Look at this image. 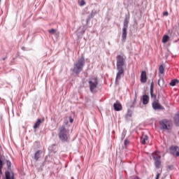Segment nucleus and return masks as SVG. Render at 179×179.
<instances>
[{
  "label": "nucleus",
  "instance_id": "f257e3e1",
  "mask_svg": "<svg viewBox=\"0 0 179 179\" xmlns=\"http://www.w3.org/2000/svg\"><path fill=\"white\" fill-rule=\"evenodd\" d=\"M59 138L62 142H66L69 139V130L64 125L59 128Z\"/></svg>",
  "mask_w": 179,
  "mask_h": 179
},
{
  "label": "nucleus",
  "instance_id": "f03ea898",
  "mask_svg": "<svg viewBox=\"0 0 179 179\" xmlns=\"http://www.w3.org/2000/svg\"><path fill=\"white\" fill-rule=\"evenodd\" d=\"M85 57H82L81 58L78 59L74 64L73 72H75V73L77 74L80 73L83 69V66H85Z\"/></svg>",
  "mask_w": 179,
  "mask_h": 179
},
{
  "label": "nucleus",
  "instance_id": "7ed1b4c3",
  "mask_svg": "<svg viewBox=\"0 0 179 179\" xmlns=\"http://www.w3.org/2000/svg\"><path fill=\"white\" fill-rule=\"evenodd\" d=\"M159 127L162 129L169 131L173 127V123L167 119H164L159 122Z\"/></svg>",
  "mask_w": 179,
  "mask_h": 179
},
{
  "label": "nucleus",
  "instance_id": "20e7f679",
  "mask_svg": "<svg viewBox=\"0 0 179 179\" xmlns=\"http://www.w3.org/2000/svg\"><path fill=\"white\" fill-rule=\"evenodd\" d=\"M90 85V90L92 93L94 92V89L97 87V85H99V82L97 81V77H92L90 79L89 81Z\"/></svg>",
  "mask_w": 179,
  "mask_h": 179
},
{
  "label": "nucleus",
  "instance_id": "39448f33",
  "mask_svg": "<svg viewBox=\"0 0 179 179\" xmlns=\"http://www.w3.org/2000/svg\"><path fill=\"white\" fill-rule=\"evenodd\" d=\"M117 68H123L125 65V59L124 55H117Z\"/></svg>",
  "mask_w": 179,
  "mask_h": 179
},
{
  "label": "nucleus",
  "instance_id": "423d86ee",
  "mask_svg": "<svg viewBox=\"0 0 179 179\" xmlns=\"http://www.w3.org/2000/svg\"><path fill=\"white\" fill-rule=\"evenodd\" d=\"M169 152L171 155L179 157V147L176 145H172L169 148Z\"/></svg>",
  "mask_w": 179,
  "mask_h": 179
},
{
  "label": "nucleus",
  "instance_id": "0eeeda50",
  "mask_svg": "<svg viewBox=\"0 0 179 179\" xmlns=\"http://www.w3.org/2000/svg\"><path fill=\"white\" fill-rule=\"evenodd\" d=\"M3 179H15V173L12 170L6 171Z\"/></svg>",
  "mask_w": 179,
  "mask_h": 179
},
{
  "label": "nucleus",
  "instance_id": "6e6552de",
  "mask_svg": "<svg viewBox=\"0 0 179 179\" xmlns=\"http://www.w3.org/2000/svg\"><path fill=\"white\" fill-rule=\"evenodd\" d=\"M152 108H154V110H164V108L162 106L160 103H159V100L157 99H155L152 102Z\"/></svg>",
  "mask_w": 179,
  "mask_h": 179
},
{
  "label": "nucleus",
  "instance_id": "1a4fd4ad",
  "mask_svg": "<svg viewBox=\"0 0 179 179\" xmlns=\"http://www.w3.org/2000/svg\"><path fill=\"white\" fill-rule=\"evenodd\" d=\"M118 71L116 76V82H118L121 79V76H124V68L123 67H117Z\"/></svg>",
  "mask_w": 179,
  "mask_h": 179
},
{
  "label": "nucleus",
  "instance_id": "9d476101",
  "mask_svg": "<svg viewBox=\"0 0 179 179\" xmlns=\"http://www.w3.org/2000/svg\"><path fill=\"white\" fill-rule=\"evenodd\" d=\"M141 83H146V82H148V76H146V71H145L141 72Z\"/></svg>",
  "mask_w": 179,
  "mask_h": 179
},
{
  "label": "nucleus",
  "instance_id": "9b49d317",
  "mask_svg": "<svg viewBox=\"0 0 179 179\" xmlns=\"http://www.w3.org/2000/svg\"><path fill=\"white\" fill-rule=\"evenodd\" d=\"M3 162H5V156H0V176H2V169H3Z\"/></svg>",
  "mask_w": 179,
  "mask_h": 179
},
{
  "label": "nucleus",
  "instance_id": "f8f14e48",
  "mask_svg": "<svg viewBox=\"0 0 179 179\" xmlns=\"http://www.w3.org/2000/svg\"><path fill=\"white\" fill-rule=\"evenodd\" d=\"M113 107L115 111H121V110H122V105H121V103H120L119 102L114 103Z\"/></svg>",
  "mask_w": 179,
  "mask_h": 179
},
{
  "label": "nucleus",
  "instance_id": "ddd939ff",
  "mask_svg": "<svg viewBox=\"0 0 179 179\" xmlns=\"http://www.w3.org/2000/svg\"><path fill=\"white\" fill-rule=\"evenodd\" d=\"M152 157L154 160H159L162 159V156L160 155V152L157 151L152 154Z\"/></svg>",
  "mask_w": 179,
  "mask_h": 179
},
{
  "label": "nucleus",
  "instance_id": "4468645a",
  "mask_svg": "<svg viewBox=\"0 0 179 179\" xmlns=\"http://www.w3.org/2000/svg\"><path fill=\"white\" fill-rule=\"evenodd\" d=\"M141 101L143 102V104H148V103H149V96L148 95H143L142 96Z\"/></svg>",
  "mask_w": 179,
  "mask_h": 179
},
{
  "label": "nucleus",
  "instance_id": "2eb2a0df",
  "mask_svg": "<svg viewBox=\"0 0 179 179\" xmlns=\"http://www.w3.org/2000/svg\"><path fill=\"white\" fill-rule=\"evenodd\" d=\"M149 137H148L145 134H143L141 137V143L142 145H146V142H148Z\"/></svg>",
  "mask_w": 179,
  "mask_h": 179
},
{
  "label": "nucleus",
  "instance_id": "dca6fc26",
  "mask_svg": "<svg viewBox=\"0 0 179 179\" xmlns=\"http://www.w3.org/2000/svg\"><path fill=\"white\" fill-rule=\"evenodd\" d=\"M41 155V150H38L35 152L34 159H35L36 162H38V159H40Z\"/></svg>",
  "mask_w": 179,
  "mask_h": 179
},
{
  "label": "nucleus",
  "instance_id": "f3484780",
  "mask_svg": "<svg viewBox=\"0 0 179 179\" xmlns=\"http://www.w3.org/2000/svg\"><path fill=\"white\" fill-rule=\"evenodd\" d=\"M41 119H38V120L36 122V123L34 125V129H37V128H38V127H40V125H41Z\"/></svg>",
  "mask_w": 179,
  "mask_h": 179
},
{
  "label": "nucleus",
  "instance_id": "a211bd4d",
  "mask_svg": "<svg viewBox=\"0 0 179 179\" xmlns=\"http://www.w3.org/2000/svg\"><path fill=\"white\" fill-rule=\"evenodd\" d=\"M174 122L176 127H179V114H176L174 117Z\"/></svg>",
  "mask_w": 179,
  "mask_h": 179
},
{
  "label": "nucleus",
  "instance_id": "6ab92c4d",
  "mask_svg": "<svg viewBox=\"0 0 179 179\" xmlns=\"http://www.w3.org/2000/svg\"><path fill=\"white\" fill-rule=\"evenodd\" d=\"M155 164L157 169H160V166H162V161L160 159H155Z\"/></svg>",
  "mask_w": 179,
  "mask_h": 179
},
{
  "label": "nucleus",
  "instance_id": "aec40b11",
  "mask_svg": "<svg viewBox=\"0 0 179 179\" xmlns=\"http://www.w3.org/2000/svg\"><path fill=\"white\" fill-rule=\"evenodd\" d=\"M5 163L6 164L8 170H11V169H12V162H10V161H9L8 159H6Z\"/></svg>",
  "mask_w": 179,
  "mask_h": 179
},
{
  "label": "nucleus",
  "instance_id": "412c9836",
  "mask_svg": "<svg viewBox=\"0 0 179 179\" xmlns=\"http://www.w3.org/2000/svg\"><path fill=\"white\" fill-rule=\"evenodd\" d=\"M126 39H127V28L123 27L122 40L125 41Z\"/></svg>",
  "mask_w": 179,
  "mask_h": 179
},
{
  "label": "nucleus",
  "instance_id": "4be33fe9",
  "mask_svg": "<svg viewBox=\"0 0 179 179\" xmlns=\"http://www.w3.org/2000/svg\"><path fill=\"white\" fill-rule=\"evenodd\" d=\"M179 83V80L177 79H173L171 81V83H169L170 86H176V85H178V83Z\"/></svg>",
  "mask_w": 179,
  "mask_h": 179
},
{
  "label": "nucleus",
  "instance_id": "5701e85b",
  "mask_svg": "<svg viewBox=\"0 0 179 179\" xmlns=\"http://www.w3.org/2000/svg\"><path fill=\"white\" fill-rule=\"evenodd\" d=\"M169 40H170L169 35H164L162 38V43H166Z\"/></svg>",
  "mask_w": 179,
  "mask_h": 179
},
{
  "label": "nucleus",
  "instance_id": "b1692460",
  "mask_svg": "<svg viewBox=\"0 0 179 179\" xmlns=\"http://www.w3.org/2000/svg\"><path fill=\"white\" fill-rule=\"evenodd\" d=\"M129 23V21L128 18H125L124 22V27L126 29H128V24Z\"/></svg>",
  "mask_w": 179,
  "mask_h": 179
},
{
  "label": "nucleus",
  "instance_id": "393cba45",
  "mask_svg": "<svg viewBox=\"0 0 179 179\" xmlns=\"http://www.w3.org/2000/svg\"><path fill=\"white\" fill-rule=\"evenodd\" d=\"M159 72L161 74L164 73V67H163V65L159 66Z\"/></svg>",
  "mask_w": 179,
  "mask_h": 179
},
{
  "label": "nucleus",
  "instance_id": "a878e982",
  "mask_svg": "<svg viewBox=\"0 0 179 179\" xmlns=\"http://www.w3.org/2000/svg\"><path fill=\"white\" fill-rule=\"evenodd\" d=\"M48 33H50V34H55V29H49Z\"/></svg>",
  "mask_w": 179,
  "mask_h": 179
},
{
  "label": "nucleus",
  "instance_id": "bb28decb",
  "mask_svg": "<svg viewBox=\"0 0 179 179\" xmlns=\"http://www.w3.org/2000/svg\"><path fill=\"white\" fill-rule=\"evenodd\" d=\"M128 145H129V141L125 140L124 141V146L127 148V146H128Z\"/></svg>",
  "mask_w": 179,
  "mask_h": 179
},
{
  "label": "nucleus",
  "instance_id": "cd10ccee",
  "mask_svg": "<svg viewBox=\"0 0 179 179\" xmlns=\"http://www.w3.org/2000/svg\"><path fill=\"white\" fill-rule=\"evenodd\" d=\"M152 87H153V83H152V84H151V89H150V92H151V96L152 97H153V94H152V92H153V90H152Z\"/></svg>",
  "mask_w": 179,
  "mask_h": 179
},
{
  "label": "nucleus",
  "instance_id": "c85d7f7f",
  "mask_svg": "<svg viewBox=\"0 0 179 179\" xmlns=\"http://www.w3.org/2000/svg\"><path fill=\"white\" fill-rule=\"evenodd\" d=\"M163 15H164V16H169V12L164 11V12L163 13Z\"/></svg>",
  "mask_w": 179,
  "mask_h": 179
},
{
  "label": "nucleus",
  "instance_id": "c756f323",
  "mask_svg": "<svg viewBox=\"0 0 179 179\" xmlns=\"http://www.w3.org/2000/svg\"><path fill=\"white\" fill-rule=\"evenodd\" d=\"M161 81H162V80H159L158 83H157L158 85L160 86V87H162V86H163V85L160 84Z\"/></svg>",
  "mask_w": 179,
  "mask_h": 179
},
{
  "label": "nucleus",
  "instance_id": "7c9ffc66",
  "mask_svg": "<svg viewBox=\"0 0 179 179\" xmlns=\"http://www.w3.org/2000/svg\"><path fill=\"white\" fill-rule=\"evenodd\" d=\"M69 122H71V124L73 122V119L72 118V117H69Z\"/></svg>",
  "mask_w": 179,
  "mask_h": 179
},
{
  "label": "nucleus",
  "instance_id": "2f4dec72",
  "mask_svg": "<svg viewBox=\"0 0 179 179\" xmlns=\"http://www.w3.org/2000/svg\"><path fill=\"white\" fill-rule=\"evenodd\" d=\"M159 178H160V173H157L155 178V179H159Z\"/></svg>",
  "mask_w": 179,
  "mask_h": 179
},
{
  "label": "nucleus",
  "instance_id": "473e14b6",
  "mask_svg": "<svg viewBox=\"0 0 179 179\" xmlns=\"http://www.w3.org/2000/svg\"><path fill=\"white\" fill-rule=\"evenodd\" d=\"M83 5H85V1H81V6H83Z\"/></svg>",
  "mask_w": 179,
  "mask_h": 179
},
{
  "label": "nucleus",
  "instance_id": "72a5a7b5",
  "mask_svg": "<svg viewBox=\"0 0 179 179\" xmlns=\"http://www.w3.org/2000/svg\"><path fill=\"white\" fill-rule=\"evenodd\" d=\"M168 169H169V170H171V169H173V166H169Z\"/></svg>",
  "mask_w": 179,
  "mask_h": 179
},
{
  "label": "nucleus",
  "instance_id": "f704fd0d",
  "mask_svg": "<svg viewBox=\"0 0 179 179\" xmlns=\"http://www.w3.org/2000/svg\"><path fill=\"white\" fill-rule=\"evenodd\" d=\"M134 103H136V98L134 99Z\"/></svg>",
  "mask_w": 179,
  "mask_h": 179
},
{
  "label": "nucleus",
  "instance_id": "c9c22d12",
  "mask_svg": "<svg viewBox=\"0 0 179 179\" xmlns=\"http://www.w3.org/2000/svg\"><path fill=\"white\" fill-rule=\"evenodd\" d=\"M90 17H92V15L91 14V16L90 17H89V19H90Z\"/></svg>",
  "mask_w": 179,
  "mask_h": 179
},
{
  "label": "nucleus",
  "instance_id": "e433bc0d",
  "mask_svg": "<svg viewBox=\"0 0 179 179\" xmlns=\"http://www.w3.org/2000/svg\"><path fill=\"white\" fill-rule=\"evenodd\" d=\"M0 3H1V0H0Z\"/></svg>",
  "mask_w": 179,
  "mask_h": 179
}]
</instances>
